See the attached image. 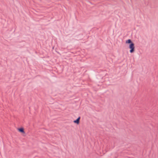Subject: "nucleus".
<instances>
[{"instance_id": "1", "label": "nucleus", "mask_w": 158, "mask_h": 158, "mask_svg": "<svg viewBox=\"0 0 158 158\" xmlns=\"http://www.w3.org/2000/svg\"><path fill=\"white\" fill-rule=\"evenodd\" d=\"M129 48L130 49V53H133L135 52V46L134 43H132L130 44L129 45Z\"/></svg>"}, {"instance_id": "2", "label": "nucleus", "mask_w": 158, "mask_h": 158, "mask_svg": "<svg viewBox=\"0 0 158 158\" xmlns=\"http://www.w3.org/2000/svg\"><path fill=\"white\" fill-rule=\"evenodd\" d=\"M80 117H79L76 120H74L73 122L74 123H76L77 124H79L80 122Z\"/></svg>"}, {"instance_id": "3", "label": "nucleus", "mask_w": 158, "mask_h": 158, "mask_svg": "<svg viewBox=\"0 0 158 158\" xmlns=\"http://www.w3.org/2000/svg\"><path fill=\"white\" fill-rule=\"evenodd\" d=\"M126 44H131L132 43H133L131 41V40L130 39H128L126 41Z\"/></svg>"}, {"instance_id": "4", "label": "nucleus", "mask_w": 158, "mask_h": 158, "mask_svg": "<svg viewBox=\"0 0 158 158\" xmlns=\"http://www.w3.org/2000/svg\"><path fill=\"white\" fill-rule=\"evenodd\" d=\"M18 131L23 133H25V132L24 131V129L23 128H20L18 129Z\"/></svg>"}]
</instances>
